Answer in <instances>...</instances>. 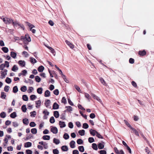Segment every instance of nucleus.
Masks as SVG:
<instances>
[{
  "mask_svg": "<svg viewBox=\"0 0 154 154\" xmlns=\"http://www.w3.org/2000/svg\"><path fill=\"white\" fill-rule=\"evenodd\" d=\"M17 53L16 52L11 51L10 52V56L13 59H15L17 58Z\"/></svg>",
  "mask_w": 154,
  "mask_h": 154,
  "instance_id": "obj_12",
  "label": "nucleus"
},
{
  "mask_svg": "<svg viewBox=\"0 0 154 154\" xmlns=\"http://www.w3.org/2000/svg\"><path fill=\"white\" fill-rule=\"evenodd\" d=\"M21 110L23 112H25L27 110V108L26 105H23L21 107Z\"/></svg>",
  "mask_w": 154,
  "mask_h": 154,
  "instance_id": "obj_33",
  "label": "nucleus"
},
{
  "mask_svg": "<svg viewBox=\"0 0 154 154\" xmlns=\"http://www.w3.org/2000/svg\"><path fill=\"white\" fill-rule=\"evenodd\" d=\"M83 140L79 138L77 140V143L78 144L81 145L83 144Z\"/></svg>",
  "mask_w": 154,
  "mask_h": 154,
  "instance_id": "obj_40",
  "label": "nucleus"
},
{
  "mask_svg": "<svg viewBox=\"0 0 154 154\" xmlns=\"http://www.w3.org/2000/svg\"><path fill=\"white\" fill-rule=\"evenodd\" d=\"M25 23L27 25V26H28L29 27L30 30L31 31L33 29L32 28H33L35 27V26L34 25L26 21L25 22Z\"/></svg>",
  "mask_w": 154,
  "mask_h": 154,
  "instance_id": "obj_7",
  "label": "nucleus"
},
{
  "mask_svg": "<svg viewBox=\"0 0 154 154\" xmlns=\"http://www.w3.org/2000/svg\"><path fill=\"white\" fill-rule=\"evenodd\" d=\"M92 147L93 149L95 150H97L98 149L97 145L96 143H93L92 144Z\"/></svg>",
  "mask_w": 154,
  "mask_h": 154,
  "instance_id": "obj_22",
  "label": "nucleus"
},
{
  "mask_svg": "<svg viewBox=\"0 0 154 154\" xmlns=\"http://www.w3.org/2000/svg\"><path fill=\"white\" fill-rule=\"evenodd\" d=\"M18 91V89L17 86L16 85L13 87L12 91L13 93H16Z\"/></svg>",
  "mask_w": 154,
  "mask_h": 154,
  "instance_id": "obj_36",
  "label": "nucleus"
},
{
  "mask_svg": "<svg viewBox=\"0 0 154 154\" xmlns=\"http://www.w3.org/2000/svg\"><path fill=\"white\" fill-rule=\"evenodd\" d=\"M47 48L53 54L54 56H55L56 54V52L52 48V47L49 46H47Z\"/></svg>",
  "mask_w": 154,
  "mask_h": 154,
  "instance_id": "obj_14",
  "label": "nucleus"
},
{
  "mask_svg": "<svg viewBox=\"0 0 154 154\" xmlns=\"http://www.w3.org/2000/svg\"><path fill=\"white\" fill-rule=\"evenodd\" d=\"M19 22L17 20L14 21V20L10 19V24L11 23L14 28L17 27Z\"/></svg>",
  "mask_w": 154,
  "mask_h": 154,
  "instance_id": "obj_2",
  "label": "nucleus"
},
{
  "mask_svg": "<svg viewBox=\"0 0 154 154\" xmlns=\"http://www.w3.org/2000/svg\"><path fill=\"white\" fill-rule=\"evenodd\" d=\"M18 63L19 65L22 67H25L26 65L25 62L23 60H19L18 61Z\"/></svg>",
  "mask_w": 154,
  "mask_h": 154,
  "instance_id": "obj_8",
  "label": "nucleus"
},
{
  "mask_svg": "<svg viewBox=\"0 0 154 154\" xmlns=\"http://www.w3.org/2000/svg\"><path fill=\"white\" fill-rule=\"evenodd\" d=\"M59 124L61 128H63L66 126V124L64 122L59 121Z\"/></svg>",
  "mask_w": 154,
  "mask_h": 154,
  "instance_id": "obj_9",
  "label": "nucleus"
},
{
  "mask_svg": "<svg viewBox=\"0 0 154 154\" xmlns=\"http://www.w3.org/2000/svg\"><path fill=\"white\" fill-rule=\"evenodd\" d=\"M35 104L36 105V107L38 108L41 105V101L40 100H38L35 101Z\"/></svg>",
  "mask_w": 154,
  "mask_h": 154,
  "instance_id": "obj_30",
  "label": "nucleus"
},
{
  "mask_svg": "<svg viewBox=\"0 0 154 154\" xmlns=\"http://www.w3.org/2000/svg\"><path fill=\"white\" fill-rule=\"evenodd\" d=\"M65 108H67V110L69 112H71L72 111V108L70 106H66Z\"/></svg>",
  "mask_w": 154,
  "mask_h": 154,
  "instance_id": "obj_42",
  "label": "nucleus"
},
{
  "mask_svg": "<svg viewBox=\"0 0 154 154\" xmlns=\"http://www.w3.org/2000/svg\"><path fill=\"white\" fill-rule=\"evenodd\" d=\"M78 149L79 151L81 152H83L85 151L84 148L83 146H79Z\"/></svg>",
  "mask_w": 154,
  "mask_h": 154,
  "instance_id": "obj_37",
  "label": "nucleus"
},
{
  "mask_svg": "<svg viewBox=\"0 0 154 154\" xmlns=\"http://www.w3.org/2000/svg\"><path fill=\"white\" fill-rule=\"evenodd\" d=\"M22 99L24 101H27L28 100V98L26 95L24 94L22 96Z\"/></svg>",
  "mask_w": 154,
  "mask_h": 154,
  "instance_id": "obj_41",
  "label": "nucleus"
},
{
  "mask_svg": "<svg viewBox=\"0 0 154 154\" xmlns=\"http://www.w3.org/2000/svg\"><path fill=\"white\" fill-rule=\"evenodd\" d=\"M89 127L88 124L86 123H85L83 124L82 128L85 129H87Z\"/></svg>",
  "mask_w": 154,
  "mask_h": 154,
  "instance_id": "obj_44",
  "label": "nucleus"
},
{
  "mask_svg": "<svg viewBox=\"0 0 154 154\" xmlns=\"http://www.w3.org/2000/svg\"><path fill=\"white\" fill-rule=\"evenodd\" d=\"M131 130H132L134 133L137 136H139V133L137 131L136 129H135V128H133L132 127L131 129Z\"/></svg>",
  "mask_w": 154,
  "mask_h": 154,
  "instance_id": "obj_34",
  "label": "nucleus"
},
{
  "mask_svg": "<svg viewBox=\"0 0 154 154\" xmlns=\"http://www.w3.org/2000/svg\"><path fill=\"white\" fill-rule=\"evenodd\" d=\"M7 71L5 70L3 71H2L1 72V76L2 77V78H4L7 74Z\"/></svg>",
  "mask_w": 154,
  "mask_h": 154,
  "instance_id": "obj_32",
  "label": "nucleus"
},
{
  "mask_svg": "<svg viewBox=\"0 0 154 154\" xmlns=\"http://www.w3.org/2000/svg\"><path fill=\"white\" fill-rule=\"evenodd\" d=\"M44 67L42 65L39 66L37 70L39 72H42L44 70Z\"/></svg>",
  "mask_w": 154,
  "mask_h": 154,
  "instance_id": "obj_18",
  "label": "nucleus"
},
{
  "mask_svg": "<svg viewBox=\"0 0 154 154\" xmlns=\"http://www.w3.org/2000/svg\"><path fill=\"white\" fill-rule=\"evenodd\" d=\"M89 132L91 135L92 136H95L96 134L97 131L95 130L91 129L89 130Z\"/></svg>",
  "mask_w": 154,
  "mask_h": 154,
  "instance_id": "obj_10",
  "label": "nucleus"
},
{
  "mask_svg": "<svg viewBox=\"0 0 154 154\" xmlns=\"http://www.w3.org/2000/svg\"><path fill=\"white\" fill-rule=\"evenodd\" d=\"M51 103V101L50 100L47 99L45 100V103H44L45 106H46L47 108H49L50 109L51 108V106H49L50 105Z\"/></svg>",
  "mask_w": 154,
  "mask_h": 154,
  "instance_id": "obj_6",
  "label": "nucleus"
},
{
  "mask_svg": "<svg viewBox=\"0 0 154 154\" xmlns=\"http://www.w3.org/2000/svg\"><path fill=\"white\" fill-rule=\"evenodd\" d=\"M53 142L56 145H58L60 143V141L59 139L54 138L53 140Z\"/></svg>",
  "mask_w": 154,
  "mask_h": 154,
  "instance_id": "obj_21",
  "label": "nucleus"
},
{
  "mask_svg": "<svg viewBox=\"0 0 154 154\" xmlns=\"http://www.w3.org/2000/svg\"><path fill=\"white\" fill-rule=\"evenodd\" d=\"M50 122L52 124L54 123L55 122V120L53 116H51L50 117L49 120Z\"/></svg>",
  "mask_w": 154,
  "mask_h": 154,
  "instance_id": "obj_49",
  "label": "nucleus"
},
{
  "mask_svg": "<svg viewBox=\"0 0 154 154\" xmlns=\"http://www.w3.org/2000/svg\"><path fill=\"white\" fill-rule=\"evenodd\" d=\"M30 116L32 117H34L36 115V112L35 111L31 112H30Z\"/></svg>",
  "mask_w": 154,
  "mask_h": 154,
  "instance_id": "obj_47",
  "label": "nucleus"
},
{
  "mask_svg": "<svg viewBox=\"0 0 154 154\" xmlns=\"http://www.w3.org/2000/svg\"><path fill=\"white\" fill-rule=\"evenodd\" d=\"M59 105L56 102H54L53 105V109H59Z\"/></svg>",
  "mask_w": 154,
  "mask_h": 154,
  "instance_id": "obj_13",
  "label": "nucleus"
},
{
  "mask_svg": "<svg viewBox=\"0 0 154 154\" xmlns=\"http://www.w3.org/2000/svg\"><path fill=\"white\" fill-rule=\"evenodd\" d=\"M51 131L54 134H56L58 132V129L55 126H51Z\"/></svg>",
  "mask_w": 154,
  "mask_h": 154,
  "instance_id": "obj_4",
  "label": "nucleus"
},
{
  "mask_svg": "<svg viewBox=\"0 0 154 154\" xmlns=\"http://www.w3.org/2000/svg\"><path fill=\"white\" fill-rule=\"evenodd\" d=\"M41 78L38 75L35 76V80L37 82H39L41 81Z\"/></svg>",
  "mask_w": 154,
  "mask_h": 154,
  "instance_id": "obj_38",
  "label": "nucleus"
},
{
  "mask_svg": "<svg viewBox=\"0 0 154 154\" xmlns=\"http://www.w3.org/2000/svg\"><path fill=\"white\" fill-rule=\"evenodd\" d=\"M29 59L30 61L32 63L34 64L36 63L37 62L35 59L32 57L29 58Z\"/></svg>",
  "mask_w": 154,
  "mask_h": 154,
  "instance_id": "obj_27",
  "label": "nucleus"
},
{
  "mask_svg": "<svg viewBox=\"0 0 154 154\" xmlns=\"http://www.w3.org/2000/svg\"><path fill=\"white\" fill-rule=\"evenodd\" d=\"M78 106L79 109H81L82 110H85V108L84 107H83L81 104H80L79 103L78 104Z\"/></svg>",
  "mask_w": 154,
  "mask_h": 154,
  "instance_id": "obj_63",
  "label": "nucleus"
},
{
  "mask_svg": "<svg viewBox=\"0 0 154 154\" xmlns=\"http://www.w3.org/2000/svg\"><path fill=\"white\" fill-rule=\"evenodd\" d=\"M100 154H106V152L104 150H101L98 151Z\"/></svg>",
  "mask_w": 154,
  "mask_h": 154,
  "instance_id": "obj_61",
  "label": "nucleus"
},
{
  "mask_svg": "<svg viewBox=\"0 0 154 154\" xmlns=\"http://www.w3.org/2000/svg\"><path fill=\"white\" fill-rule=\"evenodd\" d=\"M36 98V96L34 94H32L30 96V99L31 100H34Z\"/></svg>",
  "mask_w": 154,
  "mask_h": 154,
  "instance_id": "obj_51",
  "label": "nucleus"
},
{
  "mask_svg": "<svg viewBox=\"0 0 154 154\" xmlns=\"http://www.w3.org/2000/svg\"><path fill=\"white\" fill-rule=\"evenodd\" d=\"M20 90L23 92H25L27 90V87L25 85H23L20 88Z\"/></svg>",
  "mask_w": 154,
  "mask_h": 154,
  "instance_id": "obj_39",
  "label": "nucleus"
},
{
  "mask_svg": "<svg viewBox=\"0 0 154 154\" xmlns=\"http://www.w3.org/2000/svg\"><path fill=\"white\" fill-rule=\"evenodd\" d=\"M43 90V88L42 87L38 88L37 89V93L39 94H41L42 93Z\"/></svg>",
  "mask_w": 154,
  "mask_h": 154,
  "instance_id": "obj_31",
  "label": "nucleus"
},
{
  "mask_svg": "<svg viewBox=\"0 0 154 154\" xmlns=\"http://www.w3.org/2000/svg\"><path fill=\"white\" fill-rule=\"evenodd\" d=\"M88 141L90 143L95 142V140L93 137H89L88 138Z\"/></svg>",
  "mask_w": 154,
  "mask_h": 154,
  "instance_id": "obj_46",
  "label": "nucleus"
},
{
  "mask_svg": "<svg viewBox=\"0 0 154 154\" xmlns=\"http://www.w3.org/2000/svg\"><path fill=\"white\" fill-rule=\"evenodd\" d=\"M23 122L24 124L27 125L29 123V121L28 119L25 118L23 120Z\"/></svg>",
  "mask_w": 154,
  "mask_h": 154,
  "instance_id": "obj_26",
  "label": "nucleus"
},
{
  "mask_svg": "<svg viewBox=\"0 0 154 154\" xmlns=\"http://www.w3.org/2000/svg\"><path fill=\"white\" fill-rule=\"evenodd\" d=\"M32 143L31 142H26L24 143V147L28 148L31 147L32 146Z\"/></svg>",
  "mask_w": 154,
  "mask_h": 154,
  "instance_id": "obj_20",
  "label": "nucleus"
},
{
  "mask_svg": "<svg viewBox=\"0 0 154 154\" xmlns=\"http://www.w3.org/2000/svg\"><path fill=\"white\" fill-rule=\"evenodd\" d=\"M146 54V52L145 50L142 51H139L138 52V54L141 56H144Z\"/></svg>",
  "mask_w": 154,
  "mask_h": 154,
  "instance_id": "obj_11",
  "label": "nucleus"
},
{
  "mask_svg": "<svg viewBox=\"0 0 154 154\" xmlns=\"http://www.w3.org/2000/svg\"><path fill=\"white\" fill-rule=\"evenodd\" d=\"M124 122L125 124L130 129H131L132 127L130 124L126 120H124Z\"/></svg>",
  "mask_w": 154,
  "mask_h": 154,
  "instance_id": "obj_48",
  "label": "nucleus"
},
{
  "mask_svg": "<svg viewBox=\"0 0 154 154\" xmlns=\"http://www.w3.org/2000/svg\"><path fill=\"white\" fill-rule=\"evenodd\" d=\"M69 135L67 133H65L63 135V138L66 140L69 139Z\"/></svg>",
  "mask_w": 154,
  "mask_h": 154,
  "instance_id": "obj_43",
  "label": "nucleus"
},
{
  "mask_svg": "<svg viewBox=\"0 0 154 154\" xmlns=\"http://www.w3.org/2000/svg\"><path fill=\"white\" fill-rule=\"evenodd\" d=\"M59 113L58 111H55L54 112V116L56 118H58L59 116Z\"/></svg>",
  "mask_w": 154,
  "mask_h": 154,
  "instance_id": "obj_25",
  "label": "nucleus"
},
{
  "mask_svg": "<svg viewBox=\"0 0 154 154\" xmlns=\"http://www.w3.org/2000/svg\"><path fill=\"white\" fill-rule=\"evenodd\" d=\"M29 125L31 127H33L36 126V124L34 122H31L30 123Z\"/></svg>",
  "mask_w": 154,
  "mask_h": 154,
  "instance_id": "obj_58",
  "label": "nucleus"
},
{
  "mask_svg": "<svg viewBox=\"0 0 154 154\" xmlns=\"http://www.w3.org/2000/svg\"><path fill=\"white\" fill-rule=\"evenodd\" d=\"M31 132L32 134H35L37 133V129L35 128H32L31 130Z\"/></svg>",
  "mask_w": 154,
  "mask_h": 154,
  "instance_id": "obj_45",
  "label": "nucleus"
},
{
  "mask_svg": "<svg viewBox=\"0 0 154 154\" xmlns=\"http://www.w3.org/2000/svg\"><path fill=\"white\" fill-rule=\"evenodd\" d=\"M33 137V135L31 134H27L26 137L25 139V140H27L30 139H31L32 137Z\"/></svg>",
  "mask_w": 154,
  "mask_h": 154,
  "instance_id": "obj_35",
  "label": "nucleus"
},
{
  "mask_svg": "<svg viewBox=\"0 0 154 154\" xmlns=\"http://www.w3.org/2000/svg\"><path fill=\"white\" fill-rule=\"evenodd\" d=\"M42 138L44 140H49L50 139V137L49 135H45L43 136Z\"/></svg>",
  "mask_w": 154,
  "mask_h": 154,
  "instance_id": "obj_28",
  "label": "nucleus"
},
{
  "mask_svg": "<svg viewBox=\"0 0 154 154\" xmlns=\"http://www.w3.org/2000/svg\"><path fill=\"white\" fill-rule=\"evenodd\" d=\"M2 50L5 53H7L9 51L8 49L6 47H2Z\"/></svg>",
  "mask_w": 154,
  "mask_h": 154,
  "instance_id": "obj_50",
  "label": "nucleus"
},
{
  "mask_svg": "<svg viewBox=\"0 0 154 154\" xmlns=\"http://www.w3.org/2000/svg\"><path fill=\"white\" fill-rule=\"evenodd\" d=\"M75 142L74 140L71 141L69 143L70 147L72 148H74L75 147Z\"/></svg>",
  "mask_w": 154,
  "mask_h": 154,
  "instance_id": "obj_16",
  "label": "nucleus"
},
{
  "mask_svg": "<svg viewBox=\"0 0 154 154\" xmlns=\"http://www.w3.org/2000/svg\"><path fill=\"white\" fill-rule=\"evenodd\" d=\"M53 93L56 95H58L59 94V91L58 89H56L53 91Z\"/></svg>",
  "mask_w": 154,
  "mask_h": 154,
  "instance_id": "obj_62",
  "label": "nucleus"
},
{
  "mask_svg": "<svg viewBox=\"0 0 154 154\" xmlns=\"http://www.w3.org/2000/svg\"><path fill=\"white\" fill-rule=\"evenodd\" d=\"M65 42L66 44L69 46L72 49H73L74 48V45L73 44L70 42L69 41L67 40L65 41Z\"/></svg>",
  "mask_w": 154,
  "mask_h": 154,
  "instance_id": "obj_17",
  "label": "nucleus"
},
{
  "mask_svg": "<svg viewBox=\"0 0 154 154\" xmlns=\"http://www.w3.org/2000/svg\"><path fill=\"white\" fill-rule=\"evenodd\" d=\"M61 148L63 152H66L68 150V147L66 145L63 146L61 147Z\"/></svg>",
  "mask_w": 154,
  "mask_h": 154,
  "instance_id": "obj_15",
  "label": "nucleus"
},
{
  "mask_svg": "<svg viewBox=\"0 0 154 154\" xmlns=\"http://www.w3.org/2000/svg\"><path fill=\"white\" fill-rule=\"evenodd\" d=\"M91 96L97 100L98 102H100L101 103H102V101L100 98L95 95L93 93H91Z\"/></svg>",
  "mask_w": 154,
  "mask_h": 154,
  "instance_id": "obj_5",
  "label": "nucleus"
},
{
  "mask_svg": "<svg viewBox=\"0 0 154 154\" xmlns=\"http://www.w3.org/2000/svg\"><path fill=\"white\" fill-rule=\"evenodd\" d=\"M50 96V92L48 90H46L44 93V96L45 97H49Z\"/></svg>",
  "mask_w": 154,
  "mask_h": 154,
  "instance_id": "obj_19",
  "label": "nucleus"
},
{
  "mask_svg": "<svg viewBox=\"0 0 154 154\" xmlns=\"http://www.w3.org/2000/svg\"><path fill=\"white\" fill-rule=\"evenodd\" d=\"M33 90L34 88L32 87H29L27 91L28 93H31Z\"/></svg>",
  "mask_w": 154,
  "mask_h": 154,
  "instance_id": "obj_54",
  "label": "nucleus"
},
{
  "mask_svg": "<svg viewBox=\"0 0 154 154\" xmlns=\"http://www.w3.org/2000/svg\"><path fill=\"white\" fill-rule=\"evenodd\" d=\"M18 69V68L16 65H14L11 68V70L14 72H16Z\"/></svg>",
  "mask_w": 154,
  "mask_h": 154,
  "instance_id": "obj_23",
  "label": "nucleus"
},
{
  "mask_svg": "<svg viewBox=\"0 0 154 154\" xmlns=\"http://www.w3.org/2000/svg\"><path fill=\"white\" fill-rule=\"evenodd\" d=\"M66 114L65 113H62L60 116V118L61 119H62L63 120H65L66 119Z\"/></svg>",
  "mask_w": 154,
  "mask_h": 154,
  "instance_id": "obj_52",
  "label": "nucleus"
},
{
  "mask_svg": "<svg viewBox=\"0 0 154 154\" xmlns=\"http://www.w3.org/2000/svg\"><path fill=\"white\" fill-rule=\"evenodd\" d=\"M96 136L99 138L103 139V137L98 132H97Z\"/></svg>",
  "mask_w": 154,
  "mask_h": 154,
  "instance_id": "obj_56",
  "label": "nucleus"
},
{
  "mask_svg": "<svg viewBox=\"0 0 154 154\" xmlns=\"http://www.w3.org/2000/svg\"><path fill=\"white\" fill-rule=\"evenodd\" d=\"M20 40L23 42H30L31 39L30 36L28 34H26L25 36H21L20 37Z\"/></svg>",
  "mask_w": 154,
  "mask_h": 154,
  "instance_id": "obj_1",
  "label": "nucleus"
},
{
  "mask_svg": "<svg viewBox=\"0 0 154 154\" xmlns=\"http://www.w3.org/2000/svg\"><path fill=\"white\" fill-rule=\"evenodd\" d=\"M101 143H98L97 144L98 148L99 149H103L104 147V144L105 143L103 141H101Z\"/></svg>",
  "mask_w": 154,
  "mask_h": 154,
  "instance_id": "obj_3",
  "label": "nucleus"
},
{
  "mask_svg": "<svg viewBox=\"0 0 154 154\" xmlns=\"http://www.w3.org/2000/svg\"><path fill=\"white\" fill-rule=\"evenodd\" d=\"M85 131L84 129L80 130L78 131V133L81 136H83L85 134Z\"/></svg>",
  "mask_w": 154,
  "mask_h": 154,
  "instance_id": "obj_24",
  "label": "nucleus"
},
{
  "mask_svg": "<svg viewBox=\"0 0 154 154\" xmlns=\"http://www.w3.org/2000/svg\"><path fill=\"white\" fill-rule=\"evenodd\" d=\"M53 153L54 154H59V151L57 149H53Z\"/></svg>",
  "mask_w": 154,
  "mask_h": 154,
  "instance_id": "obj_64",
  "label": "nucleus"
},
{
  "mask_svg": "<svg viewBox=\"0 0 154 154\" xmlns=\"http://www.w3.org/2000/svg\"><path fill=\"white\" fill-rule=\"evenodd\" d=\"M21 72L22 75L23 76H26L27 73V72L26 70L24 69Z\"/></svg>",
  "mask_w": 154,
  "mask_h": 154,
  "instance_id": "obj_59",
  "label": "nucleus"
},
{
  "mask_svg": "<svg viewBox=\"0 0 154 154\" xmlns=\"http://www.w3.org/2000/svg\"><path fill=\"white\" fill-rule=\"evenodd\" d=\"M99 79L100 82L103 85H104L106 84V82H105L104 79L102 77H100Z\"/></svg>",
  "mask_w": 154,
  "mask_h": 154,
  "instance_id": "obj_55",
  "label": "nucleus"
},
{
  "mask_svg": "<svg viewBox=\"0 0 154 154\" xmlns=\"http://www.w3.org/2000/svg\"><path fill=\"white\" fill-rule=\"evenodd\" d=\"M17 116L16 112H14L10 114V117L12 119H14Z\"/></svg>",
  "mask_w": 154,
  "mask_h": 154,
  "instance_id": "obj_29",
  "label": "nucleus"
},
{
  "mask_svg": "<svg viewBox=\"0 0 154 154\" xmlns=\"http://www.w3.org/2000/svg\"><path fill=\"white\" fill-rule=\"evenodd\" d=\"M2 19L3 20V21L6 24L9 23V20L7 18H2Z\"/></svg>",
  "mask_w": 154,
  "mask_h": 154,
  "instance_id": "obj_60",
  "label": "nucleus"
},
{
  "mask_svg": "<svg viewBox=\"0 0 154 154\" xmlns=\"http://www.w3.org/2000/svg\"><path fill=\"white\" fill-rule=\"evenodd\" d=\"M25 153L26 154H32V151L30 149H27L26 150Z\"/></svg>",
  "mask_w": 154,
  "mask_h": 154,
  "instance_id": "obj_57",
  "label": "nucleus"
},
{
  "mask_svg": "<svg viewBox=\"0 0 154 154\" xmlns=\"http://www.w3.org/2000/svg\"><path fill=\"white\" fill-rule=\"evenodd\" d=\"M61 103H64L65 104L66 103L67 101L65 97H62L61 100Z\"/></svg>",
  "mask_w": 154,
  "mask_h": 154,
  "instance_id": "obj_53",
  "label": "nucleus"
}]
</instances>
